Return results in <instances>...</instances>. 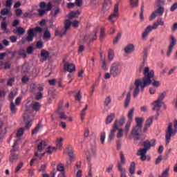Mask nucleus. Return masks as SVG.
Instances as JSON below:
<instances>
[{
    "mask_svg": "<svg viewBox=\"0 0 177 177\" xmlns=\"http://www.w3.org/2000/svg\"><path fill=\"white\" fill-rule=\"evenodd\" d=\"M153 85L154 88H158L161 85L160 81L154 80V71H150V68L147 66L144 69V77L142 80L139 78L136 79L134 84H131L129 87L130 91H133V96L136 97L140 92H143L146 86Z\"/></svg>",
    "mask_w": 177,
    "mask_h": 177,
    "instance_id": "obj_1",
    "label": "nucleus"
},
{
    "mask_svg": "<svg viewBox=\"0 0 177 177\" xmlns=\"http://www.w3.org/2000/svg\"><path fill=\"white\" fill-rule=\"evenodd\" d=\"M165 133L166 145H169V142H171V137L175 136L176 133H177L176 120L174 121V124H172V122L168 123L167 128L165 130Z\"/></svg>",
    "mask_w": 177,
    "mask_h": 177,
    "instance_id": "obj_2",
    "label": "nucleus"
},
{
    "mask_svg": "<svg viewBox=\"0 0 177 177\" xmlns=\"http://www.w3.org/2000/svg\"><path fill=\"white\" fill-rule=\"evenodd\" d=\"M73 26V27H78V26L80 25V22L77 20L73 21V22H71V20H66L65 21V26H64V29H63L61 32H59V29H56L55 30V35H60V37H63V35H66V32H67V30H68V28H70V26Z\"/></svg>",
    "mask_w": 177,
    "mask_h": 177,
    "instance_id": "obj_3",
    "label": "nucleus"
},
{
    "mask_svg": "<svg viewBox=\"0 0 177 177\" xmlns=\"http://www.w3.org/2000/svg\"><path fill=\"white\" fill-rule=\"evenodd\" d=\"M122 71V66L120 62H114L111 65L110 73L112 77H118Z\"/></svg>",
    "mask_w": 177,
    "mask_h": 177,
    "instance_id": "obj_4",
    "label": "nucleus"
},
{
    "mask_svg": "<svg viewBox=\"0 0 177 177\" xmlns=\"http://www.w3.org/2000/svg\"><path fill=\"white\" fill-rule=\"evenodd\" d=\"M38 145H37V151L35 152V157H37V158H42L44 156H45V153L46 152H42L44 149L46 147V142L42 141V140H38L37 141Z\"/></svg>",
    "mask_w": 177,
    "mask_h": 177,
    "instance_id": "obj_5",
    "label": "nucleus"
},
{
    "mask_svg": "<svg viewBox=\"0 0 177 177\" xmlns=\"http://www.w3.org/2000/svg\"><path fill=\"white\" fill-rule=\"evenodd\" d=\"M120 5L116 3L114 6L113 12L109 16L108 20L110 21L111 24H114L115 21L120 17V14L118 13L120 10Z\"/></svg>",
    "mask_w": 177,
    "mask_h": 177,
    "instance_id": "obj_6",
    "label": "nucleus"
},
{
    "mask_svg": "<svg viewBox=\"0 0 177 177\" xmlns=\"http://www.w3.org/2000/svg\"><path fill=\"white\" fill-rule=\"evenodd\" d=\"M100 29V28H96L92 33L86 35L84 37V41H86L88 44L96 41L97 39V32H99Z\"/></svg>",
    "mask_w": 177,
    "mask_h": 177,
    "instance_id": "obj_7",
    "label": "nucleus"
},
{
    "mask_svg": "<svg viewBox=\"0 0 177 177\" xmlns=\"http://www.w3.org/2000/svg\"><path fill=\"white\" fill-rule=\"evenodd\" d=\"M42 29L41 27H36L35 28L29 29L28 30V36L26 37V41L28 42H31L34 39V35H35L36 32H41Z\"/></svg>",
    "mask_w": 177,
    "mask_h": 177,
    "instance_id": "obj_8",
    "label": "nucleus"
},
{
    "mask_svg": "<svg viewBox=\"0 0 177 177\" xmlns=\"http://www.w3.org/2000/svg\"><path fill=\"white\" fill-rule=\"evenodd\" d=\"M164 15V7L159 6L155 11H153L149 17V21H152L157 16L161 17Z\"/></svg>",
    "mask_w": 177,
    "mask_h": 177,
    "instance_id": "obj_9",
    "label": "nucleus"
},
{
    "mask_svg": "<svg viewBox=\"0 0 177 177\" xmlns=\"http://www.w3.org/2000/svg\"><path fill=\"white\" fill-rule=\"evenodd\" d=\"M32 118H34V115H30V113H29L28 112H26L24 113V120L25 122H26V128L27 129H28V128H30L31 125H32Z\"/></svg>",
    "mask_w": 177,
    "mask_h": 177,
    "instance_id": "obj_10",
    "label": "nucleus"
},
{
    "mask_svg": "<svg viewBox=\"0 0 177 177\" xmlns=\"http://www.w3.org/2000/svg\"><path fill=\"white\" fill-rule=\"evenodd\" d=\"M171 41L170 42V44L169 46L167 52V56L169 57L171 56V53H172V50L174 49V46L176 45V39L174 36H171Z\"/></svg>",
    "mask_w": 177,
    "mask_h": 177,
    "instance_id": "obj_11",
    "label": "nucleus"
},
{
    "mask_svg": "<svg viewBox=\"0 0 177 177\" xmlns=\"http://www.w3.org/2000/svg\"><path fill=\"white\" fill-rule=\"evenodd\" d=\"M64 71H68V73H74L75 71V65L72 63L66 62L64 65Z\"/></svg>",
    "mask_w": 177,
    "mask_h": 177,
    "instance_id": "obj_12",
    "label": "nucleus"
},
{
    "mask_svg": "<svg viewBox=\"0 0 177 177\" xmlns=\"http://www.w3.org/2000/svg\"><path fill=\"white\" fill-rule=\"evenodd\" d=\"M120 161L118 162V169H124L122 165H125L127 160H125V156L124 155V152L121 151L120 153Z\"/></svg>",
    "mask_w": 177,
    "mask_h": 177,
    "instance_id": "obj_13",
    "label": "nucleus"
},
{
    "mask_svg": "<svg viewBox=\"0 0 177 177\" xmlns=\"http://www.w3.org/2000/svg\"><path fill=\"white\" fill-rule=\"evenodd\" d=\"M143 146L144 149L149 151V149H151V147H154V146H156V140H151V141L147 140L144 142Z\"/></svg>",
    "mask_w": 177,
    "mask_h": 177,
    "instance_id": "obj_14",
    "label": "nucleus"
},
{
    "mask_svg": "<svg viewBox=\"0 0 177 177\" xmlns=\"http://www.w3.org/2000/svg\"><path fill=\"white\" fill-rule=\"evenodd\" d=\"M125 124V117L122 116L118 120H115L113 124V127L115 129L120 128L119 127H122Z\"/></svg>",
    "mask_w": 177,
    "mask_h": 177,
    "instance_id": "obj_15",
    "label": "nucleus"
},
{
    "mask_svg": "<svg viewBox=\"0 0 177 177\" xmlns=\"http://www.w3.org/2000/svg\"><path fill=\"white\" fill-rule=\"evenodd\" d=\"M164 104V102H162V101H160L158 100H156L153 104H152V110L155 111H160V110L161 109V106H162V104Z\"/></svg>",
    "mask_w": 177,
    "mask_h": 177,
    "instance_id": "obj_16",
    "label": "nucleus"
},
{
    "mask_svg": "<svg viewBox=\"0 0 177 177\" xmlns=\"http://www.w3.org/2000/svg\"><path fill=\"white\" fill-rule=\"evenodd\" d=\"M147 153V151L145 149V148L138 149L137 152V156H140V160L142 161H146V159L147 157L146 156V153Z\"/></svg>",
    "mask_w": 177,
    "mask_h": 177,
    "instance_id": "obj_17",
    "label": "nucleus"
},
{
    "mask_svg": "<svg viewBox=\"0 0 177 177\" xmlns=\"http://www.w3.org/2000/svg\"><path fill=\"white\" fill-rule=\"evenodd\" d=\"M153 30H154V28H153L152 26H148L145 28L144 32L142 33V39H146V38H147V36L149 35V34H150V32H151V31H153Z\"/></svg>",
    "mask_w": 177,
    "mask_h": 177,
    "instance_id": "obj_18",
    "label": "nucleus"
},
{
    "mask_svg": "<svg viewBox=\"0 0 177 177\" xmlns=\"http://www.w3.org/2000/svg\"><path fill=\"white\" fill-rule=\"evenodd\" d=\"M136 171V165L135 164V162H132L130 164V167L129 168V176L130 177H135V172Z\"/></svg>",
    "mask_w": 177,
    "mask_h": 177,
    "instance_id": "obj_19",
    "label": "nucleus"
},
{
    "mask_svg": "<svg viewBox=\"0 0 177 177\" xmlns=\"http://www.w3.org/2000/svg\"><path fill=\"white\" fill-rule=\"evenodd\" d=\"M165 24V23L164 22V20H162V18H159L151 26L154 30H157L158 28V26H164Z\"/></svg>",
    "mask_w": 177,
    "mask_h": 177,
    "instance_id": "obj_20",
    "label": "nucleus"
},
{
    "mask_svg": "<svg viewBox=\"0 0 177 177\" xmlns=\"http://www.w3.org/2000/svg\"><path fill=\"white\" fill-rule=\"evenodd\" d=\"M40 8L46 11H49L52 9V3H48L47 5L45 2L40 3Z\"/></svg>",
    "mask_w": 177,
    "mask_h": 177,
    "instance_id": "obj_21",
    "label": "nucleus"
},
{
    "mask_svg": "<svg viewBox=\"0 0 177 177\" xmlns=\"http://www.w3.org/2000/svg\"><path fill=\"white\" fill-rule=\"evenodd\" d=\"M140 131H142V127H140L139 126H135L134 127H133V129L131 130V135H132L133 136H138V135H139Z\"/></svg>",
    "mask_w": 177,
    "mask_h": 177,
    "instance_id": "obj_22",
    "label": "nucleus"
},
{
    "mask_svg": "<svg viewBox=\"0 0 177 177\" xmlns=\"http://www.w3.org/2000/svg\"><path fill=\"white\" fill-rule=\"evenodd\" d=\"M12 32L17 34V35H24V34H26V29H24V28L18 27L17 29L13 30Z\"/></svg>",
    "mask_w": 177,
    "mask_h": 177,
    "instance_id": "obj_23",
    "label": "nucleus"
},
{
    "mask_svg": "<svg viewBox=\"0 0 177 177\" xmlns=\"http://www.w3.org/2000/svg\"><path fill=\"white\" fill-rule=\"evenodd\" d=\"M64 153L66 154H68V157H74V149H73V147H71V145H68L66 147Z\"/></svg>",
    "mask_w": 177,
    "mask_h": 177,
    "instance_id": "obj_24",
    "label": "nucleus"
},
{
    "mask_svg": "<svg viewBox=\"0 0 177 177\" xmlns=\"http://www.w3.org/2000/svg\"><path fill=\"white\" fill-rule=\"evenodd\" d=\"M135 50V46L132 44H128L125 48H124V52L125 53L129 54L132 53Z\"/></svg>",
    "mask_w": 177,
    "mask_h": 177,
    "instance_id": "obj_25",
    "label": "nucleus"
},
{
    "mask_svg": "<svg viewBox=\"0 0 177 177\" xmlns=\"http://www.w3.org/2000/svg\"><path fill=\"white\" fill-rule=\"evenodd\" d=\"M63 140H64V139L59 138H57V140L55 141V145L56 147L55 148L57 149V150H62V147H63Z\"/></svg>",
    "mask_w": 177,
    "mask_h": 177,
    "instance_id": "obj_26",
    "label": "nucleus"
},
{
    "mask_svg": "<svg viewBox=\"0 0 177 177\" xmlns=\"http://www.w3.org/2000/svg\"><path fill=\"white\" fill-rule=\"evenodd\" d=\"M131 124H132V122L128 120L125 124L124 130L125 138H128V133H129V129H131Z\"/></svg>",
    "mask_w": 177,
    "mask_h": 177,
    "instance_id": "obj_27",
    "label": "nucleus"
},
{
    "mask_svg": "<svg viewBox=\"0 0 177 177\" xmlns=\"http://www.w3.org/2000/svg\"><path fill=\"white\" fill-rule=\"evenodd\" d=\"M115 118V113H111L109 115L105 120L106 125H109V124H111L113 122V120Z\"/></svg>",
    "mask_w": 177,
    "mask_h": 177,
    "instance_id": "obj_28",
    "label": "nucleus"
},
{
    "mask_svg": "<svg viewBox=\"0 0 177 177\" xmlns=\"http://www.w3.org/2000/svg\"><path fill=\"white\" fill-rule=\"evenodd\" d=\"M151 124H153V118H149L145 122V127L144 128V132H146L149 128L151 126Z\"/></svg>",
    "mask_w": 177,
    "mask_h": 177,
    "instance_id": "obj_29",
    "label": "nucleus"
},
{
    "mask_svg": "<svg viewBox=\"0 0 177 177\" xmlns=\"http://www.w3.org/2000/svg\"><path fill=\"white\" fill-rule=\"evenodd\" d=\"M32 109L34 111H39L41 109V104L38 102H33L32 104Z\"/></svg>",
    "mask_w": 177,
    "mask_h": 177,
    "instance_id": "obj_30",
    "label": "nucleus"
},
{
    "mask_svg": "<svg viewBox=\"0 0 177 177\" xmlns=\"http://www.w3.org/2000/svg\"><path fill=\"white\" fill-rule=\"evenodd\" d=\"M19 160V155L15 153V152L11 153V156H10V162H15Z\"/></svg>",
    "mask_w": 177,
    "mask_h": 177,
    "instance_id": "obj_31",
    "label": "nucleus"
},
{
    "mask_svg": "<svg viewBox=\"0 0 177 177\" xmlns=\"http://www.w3.org/2000/svg\"><path fill=\"white\" fill-rule=\"evenodd\" d=\"M117 131V129L115 127H113L110 132L109 136V140L111 142V140H113L114 138H115V132Z\"/></svg>",
    "mask_w": 177,
    "mask_h": 177,
    "instance_id": "obj_32",
    "label": "nucleus"
},
{
    "mask_svg": "<svg viewBox=\"0 0 177 177\" xmlns=\"http://www.w3.org/2000/svg\"><path fill=\"white\" fill-rule=\"evenodd\" d=\"M86 110H88V105H85L84 108L82 110L80 113V118L82 121L85 120V115H86Z\"/></svg>",
    "mask_w": 177,
    "mask_h": 177,
    "instance_id": "obj_33",
    "label": "nucleus"
},
{
    "mask_svg": "<svg viewBox=\"0 0 177 177\" xmlns=\"http://www.w3.org/2000/svg\"><path fill=\"white\" fill-rule=\"evenodd\" d=\"M80 15H81V12L73 11L68 14V17H70L71 19H74L75 17H78V16H80Z\"/></svg>",
    "mask_w": 177,
    "mask_h": 177,
    "instance_id": "obj_34",
    "label": "nucleus"
},
{
    "mask_svg": "<svg viewBox=\"0 0 177 177\" xmlns=\"http://www.w3.org/2000/svg\"><path fill=\"white\" fill-rule=\"evenodd\" d=\"M116 129L118 130L116 138L121 139V138L124 136V133H125L124 129H122V128H118Z\"/></svg>",
    "mask_w": 177,
    "mask_h": 177,
    "instance_id": "obj_35",
    "label": "nucleus"
},
{
    "mask_svg": "<svg viewBox=\"0 0 177 177\" xmlns=\"http://www.w3.org/2000/svg\"><path fill=\"white\" fill-rule=\"evenodd\" d=\"M135 111V108H132L129 111V113H128V115H127V117L129 118V120L128 121H130L132 122V120L133 118V113Z\"/></svg>",
    "mask_w": 177,
    "mask_h": 177,
    "instance_id": "obj_36",
    "label": "nucleus"
},
{
    "mask_svg": "<svg viewBox=\"0 0 177 177\" xmlns=\"http://www.w3.org/2000/svg\"><path fill=\"white\" fill-rule=\"evenodd\" d=\"M130 102H131V91H129L124 102V106L128 107V106H129Z\"/></svg>",
    "mask_w": 177,
    "mask_h": 177,
    "instance_id": "obj_37",
    "label": "nucleus"
},
{
    "mask_svg": "<svg viewBox=\"0 0 177 177\" xmlns=\"http://www.w3.org/2000/svg\"><path fill=\"white\" fill-rule=\"evenodd\" d=\"M143 121H145V119L143 118H136V122L137 124V127H140L142 128Z\"/></svg>",
    "mask_w": 177,
    "mask_h": 177,
    "instance_id": "obj_38",
    "label": "nucleus"
},
{
    "mask_svg": "<svg viewBox=\"0 0 177 177\" xmlns=\"http://www.w3.org/2000/svg\"><path fill=\"white\" fill-rule=\"evenodd\" d=\"M1 29L4 30V32H6V34L10 32L9 30H8V24H6V22H1Z\"/></svg>",
    "mask_w": 177,
    "mask_h": 177,
    "instance_id": "obj_39",
    "label": "nucleus"
},
{
    "mask_svg": "<svg viewBox=\"0 0 177 177\" xmlns=\"http://www.w3.org/2000/svg\"><path fill=\"white\" fill-rule=\"evenodd\" d=\"M56 150H57L56 147H48L46 149V153H48V154H52V153H53V151H56Z\"/></svg>",
    "mask_w": 177,
    "mask_h": 177,
    "instance_id": "obj_40",
    "label": "nucleus"
},
{
    "mask_svg": "<svg viewBox=\"0 0 177 177\" xmlns=\"http://www.w3.org/2000/svg\"><path fill=\"white\" fill-rule=\"evenodd\" d=\"M131 8H138L139 6V0H129Z\"/></svg>",
    "mask_w": 177,
    "mask_h": 177,
    "instance_id": "obj_41",
    "label": "nucleus"
},
{
    "mask_svg": "<svg viewBox=\"0 0 177 177\" xmlns=\"http://www.w3.org/2000/svg\"><path fill=\"white\" fill-rule=\"evenodd\" d=\"M105 37H106V32H104V28H100V41H103Z\"/></svg>",
    "mask_w": 177,
    "mask_h": 177,
    "instance_id": "obj_42",
    "label": "nucleus"
},
{
    "mask_svg": "<svg viewBox=\"0 0 177 177\" xmlns=\"http://www.w3.org/2000/svg\"><path fill=\"white\" fill-rule=\"evenodd\" d=\"M41 56L44 58V60H46L49 57V53L45 50H42Z\"/></svg>",
    "mask_w": 177,
    "mask_h": 177,
    "instance_id": "obj_43",
    "label": "nucleus"
},
{
    "mask_svg": "<svg viewBox=\"0 0 177 177\" xmlns=\"http://www.w3.org/2000/svg\"><path fill=\"white\" fill-rule=\"evenodd\" d=\"M118 170L120 172V177H128V176H127V169H118Z\"/></svg>",
    "mask_w": 177,
    "mask_h": 177,
    "instance_id": "obj_44",
    "label": "nucleus"
},
{
    "mask_svg": "<svg viewBox=\"0 0 177 177\" xmlns=\"http://www.w3.org/2000/svg\"><path fill=\"white\" fill-rule=\"evenodd\" d=\"M108 59L111 62L114 59V50L110 49L108 53Z\"/></svg>",
    "mask_w": 177,
    "mask_h": 177,
    "instance_id": "obj_45",
    "label": "nucleus"
},
{
    "mask_svg": "<svg viewBox=\"0 0 177 177\" xmlns=\"http://www.w3.org/2000/svg\"><path fill=\"white\" fill-rule=\"evenodd\" d=\"M59 12L60 9H59V8H55L51 11V15L53 16V17H56V16L59 15Z\"/></svg>",
    "mask_w": 177,
    "mask_h": 177,
    "instance_id": "obj_46",
    "label": "nucleus"
},
{
    "mask_svg": "<svg viewBox=\"0 0 177 177\" xmlns=\"http://www.w3.org/2000/svg\"><path fill=\"white\" fill-rule=\"evenodd\" d=\"M24 165V163L23 162H19L17 165V167L15 168V172L17 174V172L20 171V169L23 168V166Z\"/></svg>",
    "mask_w": 177,
    "mask_h": 177,
    "instance_id": "obj_47",
    "label": "nucleus"
},
{
    "mask_svg": "<svg viewBox=\"0 0 177 177\" xmlns=\"http://www.w3.org/2000/svg\"><path fill=\"white\" fill-rule=\"evenodd\" d=\"M10 110H11V113L12 114L16 113V111H17V109H16V106L15 105V103H13V102L10 103Z\"/></svg>",
    "mask_w": 177,
    "mask_h": 177,
    "instance_id": "obj_48",
    "label": "nucleus"
},
{
    "mask_svg": "<svg viewBox=\"0 0 177 177\" xmlns=\"http://www.w3.org/2000/svg\"><path fill=\"white\" fill-rule=\"evenodd\" d=\"M105 140H106V132H102L100 134V141L102 145H104Z\"/></svg>",
    "mask_w": 177,
    "mask_h": 177,
    "instance_id": "obj_49",
    "label": "nucleus"
},
{
    "mask_svg": "<svg viewBox=\"0 0 177 177\" xmlns=\"http://www.w3.org/2000/svg\"><path fill=\"white\" fill-rule=\"evenodd\" d=\"M99 85V80H97L95 83L93 84V86L91 87L90 92L91 95L95 92V88Z\"/></svg>",
    "mask_w": 177,
    "mask_h": 177,
    "instance_id": "obj_50",
    "label": "nucleus"
},
{
    "mask_svg": "<svg viewBox=\"0 0 177 177\" xmlns=\"http://www.w3.org/2000/svg\"><path fill=\"white\" fill-rule=\"evenodd\" d=\"M75 97L76 100H78V102H81V100L82 99V96L81 95V91H79L77 93L75 94Z\"/></svg>",
    "mask_w": 177,
    "mask_h": 177,
    "instance_id": "obj_51",
    "label": "nucleus"
},
{
    "mask_svg": "<svg viewBox=\"0 0 177 177\" xmlns=\"http://www.w3.org/2000/svg\"><path fill=\"white\" fill-rule=\"evenodd\" d=\"M9 12H10L9 9H8V8H3V9H2L1 11V15L2 16H6V15H9Z\"/></svg>",
    "mask_w": 177,
    "mask_h": 177,
    "instance_id": "obj_52",
    "label": "nucleus"
},
{
    "mask_svg": "<svg viewBox=\"0 0 177 177\" xmlns=\"http://www.w3.org/2000/svg\"><path fill=\"white\" fill-rule=\"evenodd\" d=\"M169 174V169H166L162 173L161 176H159V177H168V175Z\"/></svg>",
    "mask_w": 177,
    "mask_h": 177,
    "instance_id": "obj_53",
    "label": "nucleus"
},
{
    "mask_svg": "<svg viewBox=\"0 0 177 177\" xmlns=\"http://www.w3.org/2000/svg\"><path fill=\"white\" fill-rule=\"evenodd\" d=\"M74 158H75V156L69 157L68 158H67L66 159L67 165H71V164L73 163V161H74Z\"/></svg>",
    "mask_w": 177,
    "mask_h": 177,
    "instance_id": "obj_54",
    "label": "nucleus"
},
{
    "mask_svg": "<svg viewBox=\"0 0 177 177\" xmlns=\"http://www.w3.org/2000/svg\"><path fill=\"white\" fill-rule=\"evenodd\" d=\"M23 133H24V129L23 128L19 129L17 132V138H20V136H21Z\"/></svg>",
    "mask_w": 177,
    "mask_h": 177,
    "instance_id": "obj_55",
    "label": "nucleus"
},
{
    "mask_svg": "<svg viewBox=\"0 0 177 177\" xmlns=\"http://www.w3.org/2000/svg\"><path fill=\"white\" fill-rule=\"evenodd\" d=\"M18 53L19 56H21L22 57H26L27 54H26V50H20L18 51Z\"/></svg>",
    "mask_w": 177,
    "mask_h": 177,
    "instance_id": "obj_56",
    "label": "nucleus"
},
{
    "mask_svg": "<svg viewBox=\"0 0 177 177\" xmlns=\"http://www.w3.org/2000/svg\"><path fill=\"white\" fill-rule=\"evenodd\" d=\"M57 171H59L60 172H64V167H63V165L62 163H59L57 166Z\"/></svg>",
    "mask_w": 177,
    "mask_h": 177,
    "instance_id": "obj_57",
    "label": "nucleus"
},
{
    "mask_svg": "<svg viewBox=\"0 0 177 177\" xmlns=\"http://www.w3.org/2000/svg\"><path fill=\"white\" fill-rule=\"evenodd\" d=\"M176 9H177V1L175 2V3H174L171 5V8H170V11H171V12H174V10H176Z\"/></svg>",
    "mask_w": 177,
    "mask_h": 177,
    "instance_id": "obj_58",
    "label": "nucleus"
},
{
    "mask_svg": "<svg viewBox=\"0 0 177 177\" xmlns=\"http://www.w3.org/2000/svg\"><path fill=\"white\" fill-rule=\"evenodd\" d=\"M12 3H13V1L7 0L6 2V8H12Z\"/></svg>",
    "mask_w": 177,
    "mask_h": 177,
    "instance_id": "obj_59",
    "label": "nucleus"
},
{
    "mask_svg": "<svg viewBox=\"0 0 177 177\" xmlns=\"http://www.w3.org/2000/svg\"><path fill=\"white\" fill-rule=\"evenodd\" d=\"M15 15L16 16H21V15H23V10H21V9L18 8L17 10H15Z\"/></svg>",
    "mask_w": 177,
    "mask_h": 177,
    "instance_id": "obj_60",
    "label": "nucleus"
},
{
    "mask_svg": "<svg viewBox=\"0 0 177 177\" xmlns=\"http://www.w3.org/2000/svg\"><path fill=\"white\" fill-rule=\"evenodd\" d=\"M110 103H111V97H107L105 99L104 104H105L106 106H109V104H110Z\"/></svg>",
    "mask_w": 177,
    "mask_h": 177,
    "instance_id": "obj_61",
    "label": "nucleus"
},
{
    "mask_svg": "<svg viewBox=\"0 0 177 177\" xmlns=\"http://www.w3.org/2000/svg\"><path fill=\"white\" fill-rule=\"evenodd\" d=\"M44 38H50V32L49 30H46L44 32Z\"/></svg>",
    "mask_w": 177,
    "mask_h": 177,
    "instance_id": "obj_62",
    "label": "nucleus"
},
{
    "mask_svg": "<svg viewBox=\"0 0 177 177\" xmlns=\"http://www.w3.org/2000/svg\"><path fill=\"white\" fill-rule=\"evenodd\" d=\"M149 110V108L146 105H144L142 106H140V111H143L144 113H146L147 112V111Z\"/></svg>",
    "mask_w": 177,
    "mask_h": 177,
    "instance_id": "obj_63",
    "label": "nucleus"
},
{
    "mask_svg": "<svg viewBox=\"0 0 177 177\" xmlns=\"http://www.w3.org/2000/svg\"><path fill=\"white\" fill-rule=\"evenodd\" d=\"M76 6L78 8L82 6V0H76L75 2Z\"/></svg>",
    "mask_w": 177,
    "mask_h": 177,
    "instance_id": "obj_64",
    "label": "nucleus"
}]
</instances>
